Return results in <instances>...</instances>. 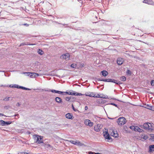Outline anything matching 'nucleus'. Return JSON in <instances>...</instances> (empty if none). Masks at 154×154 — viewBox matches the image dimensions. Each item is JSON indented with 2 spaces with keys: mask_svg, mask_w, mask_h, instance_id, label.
<instances>
[{
  "mask_svg": "<svg viewBox=\"0 0 154 154\" xmlns=\"http://www.w3.org/2000/svg\"><path fill=\"white\" fill-rule=\"evenodd\" d=\"M117 122L119 126H122L125 124L126 120L124 117H120L117 119Z\"/></svg>",
  "mask_w": 154,
  "mask_h": 154,
  "instance_id": "1",
  "label": "nucleus"
},
{
  "mask_svg": "<svg viewBox=\"0 0 154 154\" xmlns=\"http://www.w3.org/2000/svg\"><path fill=\"white\" fill-rule=\"evenodd\" d=\"M33 138L35 140H36V142L38 144L43 143L42 141L43 137L37 135L33 136Z\"/></svg>",
  "mask_w": 154,
  "mask_h": 154,
  "instance_id": "2",
  "label": "nucleus"
},
{
  "mask_svg": "<svg viewBox=\"0 0 154 154\" xmlns=\"http://www.w3.org/2000/svg\"><path fill=\"white\" fill-rule=\"evenodd\" d=\"M84 124L87 126L92 127L94 125V123L91 122V120L88 119H86L84 121Z\"/></svg>",
  "mask_w": 154,
  "mask_h": 154,
  "instance_id": "3",
  "label": "nucleus"
},
{
  "mask_svg": "<svg viewBox=\"0 0 154 154\" xmlns=\"http://www.w3.org/2000/svg\"><path fill=\"white\" fill-rule=\"evenodd\" d=\"M73 92H66V93L67 94L71 95H75V96H82L83 95V94L80 93H77L76 92H75L74 91H72Z\"/></svg>",
  "mask_w": 154,
  "mask_h": 154,
  "instance_id": "4",
  "label": "nucleus"
},
{
  "mask_svg": "<svg viewBox=\"0 0 154 154\" xmlns=\"http://www.w3.org/2000/svg\"><path fill=\"white\" fill-rule=\"evenodd\" d=\"M70 55L69 53H66L63 54L60 56V58L62 59H64L66 60H68L69 59Z\"/></svg>",
  "mask_w": 154,
  "mask_h": 154,
  "instance_id": "5",
  "label": "nucleus"
},
{
  "mask_svg": "<svg viewBox=\"0 0 154 154\" xmlns=\"http://www.w3.org/2000/svg\"><path fill=\"white\" fill-rule=\"evenodd\" d=\"M21 74H27V76H29L31 78H35V72H21Z\"/></svg>",
  "mask_w": 154,
  "mask_h": 154,
  "instance_id": "6",
  "label": "nucleus"
},
{
  "mask_svg": "<svg viewBox=\"0 0 154 154\" xmlns=\"http://www.w3.org/2000/svg\"><path fill=\"white\" fill-rule=\"evenodd\" d=\"M151 125V123H145L143 125L144 128L146 129H148L149 130L152 129L150 127V125Z\"/></svg>",
  "mask_w": 154,
  "mask_h": 154,
  "instance_id": "7",
  "label": "nucleus"
},
{
  "mask_svg": "<svg viewBox=\"0 0 154 154\" xmlns=\"http://www.w3.org/2000/svg\"><path fill=\"white\" fill-rule=\"evenodd\" d=\"M102 127L101 125L98 124L94 126V130L95 131L97 132H98L100 130Z\"/></svg>",
  "mask_w": 154,
  "mask_h": 154,
  "instance_id": "8",
  "label": "nucleus"
},
{
  "mask_svg": "<svg viewBox=\"0 0 154 154\" xmlns=\"http://www.w3.org/2000/svg\"><path fill=\"white\" fill-rule=\"evenodd\" d=\"M103 135L105 139L107 140H110L111 139V137H110L109 135L108 134L107 131H105L103 132Z\"/></svg>",
  "mask_w": 154,
  "mask_h": 154,
  "instance_id": "9",
  "label": "nucleus"
},
{
  "mask_svg": "<svg viewBox=\"0 0 154 154\" xmlns=\"http://www.w3.org/2000/svg\"><path fill=\"white\" fill-rule=\"evenodd\" d=\"M124 61V59L121 58H118L117 61V63L118 65H121L122 64Z\"/></svg>",
  "mask_w": 154,
  "mask_h": 154,
  "instance_id": "10",
  "label": "nucleus"
},
{
  "mask_svg": "<svg viewBox=\"0 0 154 154\" xmlns=\"http://www.w3.org/2000/svg\"><path fill=\"white\" fill-rule=\"evenodd\" d=\"M109 82H112L114 83L117 84H120V82L114 79H109Z\"/></svg>",
  "mask_w": 154,
  "mask_h": 154,
  "instance_id": "11",
  "label": "nucleus"
},
{
  "mask_svg": "<svg viewBox=\"0 0 154 154\" xmlns=\"http://www.w3.org/2000/svg\"><path fill=\"white\" fill-rule=\"evenodd\" d=\"M66 117L69 119H72L73 118V116L70 113H68L65 115Z\"/></svg>",
  "mask_w": 154,
  "mask_h": 154,
  "instance_id": "12",
  "label": "nucleus"
},
{
  "mask_svg": "<svg viewBox=\"0 0 154 154\" xmlns=\"http://www.w3.org/2000/svg\"><path fill=\"white\" fill-rule=\"evenodd\" d=\"M85 95L86 96H89L90 97H95V94L93 92H87L85 93Z\"/></svg>",
  "mask_w": 154,
  "mask_h": 154,
  "instance_id": "13",
  "label": "nucleus"
},
{
  "mask_svg": "<svg viewBox=\"0 0 154 154\" xmlns=\"http://www.w3.org/2000/svg\"><path fill=\"white\" fill-rule=\"evenodd\" d=\"M56 101L58 103H61L62 102L61 98L60 97H57L55 98Z\"/></svg>",
  "mask_w": 154,
  "mask_h": 154,
  "instance_id": "14",
  "label": "nucleus"
},
{
  "mask_svg": "<svg viewBox=\"0 0 154 154\" xmlns=\"http://www.w3.org/2000/svg\"><path fill=\"white\" fill-rule=\"evenodd\" d=\"M50 91H51L52 93H57L61 94H62L63 93H64L63 91H57L55 90H51Z\"/></svg>",
  "mask_w": 154,
  "mask_h": 154,
  "instance_id": "15",
  "label": "nucleus"
},
{
  "mask_svg": "<svg viewBox=\"0 0 154 154\" xmlns=\"http://www.w3.org/2000/svg\"><path fill=\"white\" fill-rule=\"evenodd\" d=\"M143 2L149 5H152L153 4L152 0H144Z\"/></svg>",
  "mask_w": 154,
  "mask_h": 154,
  "instance_id": "16",
  "label": "nucleus"
},
{
  "mask_svg": "<svg viewBox=\"0 0 154 154\" xmlns=\"http://www.w3.org/2000/svg\"><path fill=\"white\" fill-rule=\"evenodd\" d=\"M136 131H138L140 132H142L143 131V130L140 128L138 127L137 126H135V130H134Z\"/></svg>",
  "mask_w": 154,
  "mask_h": 154,
  "instance_id": "17",
  "label": "nucleus"
},
{
  "mask_svg": "<svg viewBox=\"0 0 154 154\" xmlns=\"http://www.w3.org/2000/svg\"><path fill=\"white\" fill-rule=\"evenodd\" d=\"M75 145H77V146H85V145L84 144L81 143L79 140H76V143H75Z\"/></svg>",
  "mask_w": 154,
  "mask_h": 154,
  "instance_id": "18",
  "label": "nucleus"
},
{
  "mask_svg": "<svg viewBox=\"0 0 154 154\" xmlns=\"http://www.w3.org/2000/svg\"><path fill=\"white\" fill-rule=\"evenodd\" d=\"M102 75L104 76H106L108 74V72L106 70H103L101 72Z\"/></svg>",
  "mask_w": 154,
  "mask_h": 154,
  "instance_id": "19",
  "label": "nucleus"
},
{
  "mask_svg": "<svg viewBox=\"0 0 154 154\" xmlns=\"http://www.w3.org/2000/svg\"><path fill=\"white\" fill-rule=\"evenodd\" d=\"M154 151V145H151L149 146V151L153 152Z\"/></svg>",
  "mask_w": 154,
  "mask_h": 154,
  "instance_id": "20",
  "label": "nucleus"
},
{
  "mask_svg": "<svg viewBox=\"0 0 154 154\" xmlns=\"http://www.w3.org/2000/svg\"><path fill=\"white\" fill-rule=\"evenodd\" d=\"M38 53L40 55H42L44 54V52L41 49H39L38 51Z\"/></svg>",
  "mask_w": 154,
  "mask_h": 154,
  "instance_id": "21",
  "label": "nucleus"
},
{
  "mask_svg": "<svg viewBox=\"0 0 154 154\" xmlns=\"http://www.w3.org/2000/svg\"><path fill=\"white\" fill-rule=\"evenodd\" d=\"M19 88H21L23 90H30V89H29V88H25V87H23V86H20L19 87Z\"/></svg>",
  "mask_w": 154,
  "mask_h": 154,
  "instance_id": "22",
  "label": "nucleus"
},
{
  "mask_svg": "<svg viewBox=\"0 0 154 154\" xmlns=\"http://www.w3.org/2000/svg\"><path fill=\"white\" fill-rule=\"evenodd\" d=\"M94 97H96V98L100 97V98H103L106 99V98H108V96H105V97H102L100 96V95L99 94H98L97 95V96H95Z\"/></svg>",
  "mask_w": 154,
  "mask_h": 154,
  "instance_id": "23",
  "label": "nucleus"
},
{
  "mask_svg": "<svg viewBox=\"0 0 154 154\" xmlns=\"http://www.w3.org/2000/svg\"><path fill=\"white\" fill-rule=\"evenodd\" d=\"M43 145L44 146L47 148H49L51 147V145L49 144H45L44 143L43 144Z\"/></svg>",
  "mask_w": 154,
  "mask_h": 154,
  "instance_id": "24",
  "label": "nucleus"
},
{
  "mask_svg": "<svg viewBox=\"0 0 154 154\" xmlns=\"http://www.w3.org/2000/svg\"><path fill=\"white\" fill-rule=\"evenodd\" d=\"M0 125L3 126L5 125V121L3 120H0Z\"/></svg>",
  "mask_w": 154,
  "mask_h": 154,
  "instance_id": "25",
  "label": "nucleus"
},
{
  "mask_svg": "<svg viewBox=\"0 0 154 154\" xmlns=\"http://www.w3.org/2000/svg\"><path fill=\"white\" fill-rule=\"evenodd\" d=\"M34 45V44H28V43L27 44H26L25 43H23L20 44V46L24 45Z\"/></svg>",
  "mask_w": 154,
  "mask_h": 154,
  "instance_id": "26",
  "label": "nucleus"
},
{
  "mask_svg": "<svg viewBox=\"0 0 154 154\" xmlns=\"http://www.w3.org/2000/svg\"><path fill=\"white\" fill-rule=\"evenodd\" d=\"M121 80L123 81H125L126 80V78L125 76H122L120 78Z\"/></svg>",
  "mask_w": 154,
  "mask_h": 154,
  "instance_id": "27",
  "label": "nucleus"
},
{
  "mask_svg": "<svg viewBox=\"0 0 154 154\" xmlns=\"http://www.w3.org/2000/svg\"><path fill=\"white\" fill-rule=\"evenodd\" d=\"M77 65L73 63L71 65V67L73 68H75L76 67Z\"/></svg>",
  "mask_w": 154,
  "mask_h": 154,
  "instance_id": "28",
  "label": "nucleus"
},
{
  "mask_svg": "<svg viewBox=\"0 0 154 154\" xmlns=\"http://www.w3.org/2000/svg\"><path fill=\"white\" fill-rule=\"evenodd\" d=\"M10 98L9 97H6L3 99V100L6 101L9 100V98Z\"/></svg>",
  "mask_w": 154,
  "mask_h": 154,
  "instance_id": "29",
  "label": "nucleus"
},
{
  "mask_svg": "<svg viewBox=\"0 0 154 154\" xmlns=\"http://www.w3.org/2000/svg\"><path fill=\"white\" fill-rule=\"evenodd\" d=\"M73 98V97H67L66 98L65 100L67 101H69L70 99L71 98Z\"/></svg>",
  "mask_w": 154,
  "mask_h": 154,
  "instance_id": "30",
  "label": "nucleus"
},
{
  "mask_svg": "<svg viewBox=\"0 0 154 154\" xmlns=\"http://www.w3.org/2000/svg\"><path fill=\"white\" fill-rule=\"evenodd\" d=\"M11 122H5V125H10V124H11Z\"/></svg>",
  "mask_w": 154,
  "mask_h": 154,
  "instance_id": "31",
  "label": "nucleus"
},
{
  "mask_svg": "<svg viewBox=\"0 0 154 154\" xmlns=\"http://www.w3.org/2000/svg\"><path fill=\"white\" fill-rule=\"evenodd\" d=\"M69 142L72 143V144L75 145L76 141H75L73 140H70L69 141Z\"/></svg>",
  "mask_w": 154,
  "mask_h": 154,
  "instance_id": "32",
  "label": "nucleus"
},
{
  "mask_svg": "<svg viewBox=\"0 0 154 154\" xmlns=\"http://www.w3.org/2000/svg\"><path fill=\"white\" fill-rule=\"evenodd\" d=\"M89 154H100V153H96L95 152H89Z\"/></svg>",
  "mask_w": 154,
  "mask_h": 154,
  "instance_id": "33",
  "label": "nucleus"
},
{
  "mask_svg": "<svg viewBox=\"0 0 154 154\" xmlns=\"http://www.w3.org/2000/svg\"><path fill=\"white\" fill-rule=\"evenodd\" d=\"M126 73L128 75H130L131 74V72L129 70H127L126 71Z\"/></svg>",
  "mask_w": 154,
  "mask_h": 154,
  "instance_id": "34",
  "label": "nucleus"
},
{
  "mask_svg": "<svg viewBox=\"0 0 154 154\" xmlns=\"http://www.w3.org/2000/svg\"><path fill=\"white\" fill-rule=\"evenodd\" d=\"M135 126H131L130 127V128L132 129V130H134L135 128Z\"/></svg>",
  "mask_w": 154,
  "mask_h": 154,
  "instance_id": "35",
  "label": "nucleus"
},
{
  "mask_svg": "<svg viewBox=\"0 0 154 154\" xmlns=\"http://www.w3.org/2000/svg\"><path fill=\"white\" fill-rule=\"evenodd\" d=\"M146 106L147 107H146V108H147V109H149L151 110V107H152V106H150L149 105H147Z\"/></svg>",
  "mask_w": 154,
  "mask_h": 154,
  "instance_id": "36",
  "label": "nucleus"
},
{
  "mask_svg": "<svg viewBox=\"0 0 154 154\" xmlns=\"http://www.w3.org/2000/svg\"><path fill=\"white\" fill-rule=\"evenodd\" d=\"M151 84L152 86H154V80H152L151 82Z\"/></svg>",
  "mask_w": 154,
  "mask_h": 154,
  "instance_id": "37",
  "label": "nucleus"
},
{
  "mask_svg": "<svg viewBox=\"0 0 154 154\" xmlns=\"http://www.w3.org/2000/svg\"><path fill=\"white\" fill-rule=\"evenodd\" d=\"M148 138V137L147 135H144L143 137V138L145 140H146Z\"/></svg>",
  "mask_w": 154,
  "mask_h": 154,
  "instance_id": "38",
  "label": "nucleus"
},
{
  "mask_svg": "<svg viewBox=\"0 0 154 154\" xmlns=\"http://www.w3.org/2000/svg\"><path fill=\"white\" fill-rule=\"evenodd\" d=\"M109 79H103V81L105 82H109Z\"/></svg>",
  "mask_w": 154,
  "mask_h": 154,
  "instance_id": "39",
  "label": "nucleus"
},
{
  "mask_svg": "<svg viewBox=\"0 0 154 154\" xmlns=\"http://www.w3.org/2000/svg\"><path fill=\"white\" fill-rule=\"evenodd\" d=\"M72 108L73 110L74 111L76 112V111L77 110V109H75L74 108V106H73V105H72Z\"/></svg>",
  "mask_w": 154,
  "mask_h": 154,
  "instance_id": "40",
  "label": "nucleus"
},
{
  "mask_svg": "<svg viewBox=\"0 0 154 154\" xmlns=\"http://www.w3.org/2000/svg\"><path fill=\"white\" fill-rule=\"evenodd\" d=\"M14 87L15 88H19V86L17 85H14Z\"/></svg>",
  "mask_w": 154,
  "mask_h": 154,
  "instance_id": "41",
  "label": "nucleus"
},
{
  "mask_svg": "<svg viewBox=\"0 0 154 154\" xmlns=\"http://www.w3.org/2000/svg\"><path fill=\"white\" fill-rule=\"evenodd\" d=\"M110 104L111 105H113L116 107H117V105H116V104H115V103H111Z\"/></svg>",
  "mask_w": 154,
  "mask_h": 154,
  "instance_id": "42",
  "label": "nucleus"
},
{
  "mask_svg": "<svg viewBox=\"0 0 154 154\" xmlns=\"http://www.w3.org/2000/svg\"><path fill=\"white\" fill-rule=\"evenodd\" d=\"M20 104L19 102H17V103L16 105V106H20Z\"/></svg>",
  "mask_w": 154,
  "mask_h": 154,
  "instance_id": "43",
  "label": "nucleus"
},
{
  "mask_svg": "<svg viewBox=\"0 0 154 154\" xmlns=\"http://www.w3.org/2000/svg\"><path fill=\"white\" fill-rule=\"evenodd\" d=\"M103 79H100V78H98V79H97V80L98 81H103Z\"/></svg>",
  "mask_w": 154,
  "mask_h": 154,
  "instance_id": "44",
  "label": "nucleus"
},
{
  "mask_svg": "<svg viewBox=\"0 0 154 154\" xmlns=\"http://www.w3.org/2000/svg\"><path fill=\"white\" fill-rule=\"evenodd\" d=\"M35 77L36 76H39V75L38 74L36 73H35Z\"/></svg>",
  "mask_w": 154,
  "mask_h": 154,
  "instance_id": "45",
  "label": "nucleus"
},
{
  "mask_svg": "<svg viewBox=\"0 0 154 154\" xmlns=\"http://www.w3.org/2000/svg\"><path fill=\"white\" fill-rule=\"evenodd\" d=\"M118 134H115V133H114L113 136L114 137H117L118 136Z\"/></svg>",
  "mask_w": 154,
  "mask_h": 154,
  "instance_id": "46",
  "label": "nucleus"
},
{
  "mask_svg": "<svg viewBox=\"0 0 154 154\" xmlns=\"http://www.w3.org/2000/svg\"><path fill=\"white\" fill-rule=\"evenodd\" d=\"M0 116H6V117L7 116H6L4 114H2V113H0Z\"/></svg>",
  "mask_w": 154,
  "mask_h": 154,
  "instance_id": "47",
  "label": "nucleus"
},
{
  "mask_svg": "<svg viewBox=\"0 0 154 154\" xmlns=\"http://www.w3.org/2000/svg\"><path fill=\"white\" fill-rule=\"evenodd\" d=\"M127 128V127L126 126H124V129L126 131H127V130H126V129Z\"/></svg>",
  "mask_w": 154,
  "mask_h": 154,
  "instance_id": "48",
  "label": "nucleus"
},
{
  "mask_svg": "<svg viewBox=\"0 0 154 154\" xmlns=\"http://www.w3.org/2000/svg\"><path fill=\"white\" fill-rule=\"evenodd\" d=\"M151 110L154 111V107L152 106Z\"/></svg>",
  "mask_w": 154,
  "mask_h": 154,
  "instance_id": "49",
  "label": "nucleus"
},
{
  "mask_svg": "<svg viewBox=\"0 0 154 154\" xmlns=\"http://www.w3.org/2000/svg\"><path fill=\"white\" fill-rule=\"evenodd\" d=\"M85 110H86L88 109V107L87 106H85Z\"/></svg>",
  "mask_w": 154,
  "mask_h": 154,
  "instance_id": "50",
  "label": "nucleus"
},
{
  "mask_svg": "<svg viewBox=\"0 0 154 154\" xmlns=\"http://www.w3.org/2000/svg\"><path fill=\"white\" fill-rule=\"evenodd\" d=\"M17 116L18 117H19V114H17L16 115H15L14 116Z\"/></svg>",
  "mask_w": 154,
  "mask_h": 154,
  "instance_id": "51",
  "label": "nucleus"
},
{
  "mask_svg": "<svg viewBox=\"0 0 154 154\" xmlns=\"http://www.w3.org/2000/svg\"><path fill=\"white\" fill-rule=\"evenodd\" d=\"M9 87H11V88H13V87H14V86L13 85H9Z\"/></svg>",
  "mask_w": 154,
  "mask_h": 154,
  "instance_id": "52",
  "label": "nucleus"
},
{
  "mask_svg": "<svg viewBox=\"0 0 154 154\" xmlns=\"http://www.w3.org/2000/svg\"><path fill=\"white\" fill-rule=\"evenodd\" d=\"M63 94H62L63 95H65L66 94V92H63Z\"/></svg>",
  "mask_w": 154,
  "mask_h": 154,
  "instance_id": "53",
  "label": "nucleus"
},
{
  "mask_svg": "<svg viewBox=\"0 0 154 154\" xmlns=\"http://www.w3.org/2000/svg\"><path fill=\"white\" fill-rule=\"evenodd\" d=\"M0 86H1V87H2V86H3V87H7V86H7L6 85H2Z\"/></svg>",
  "mask_w": 154,
  "mask_h": 154,
  "instance_id": "54",
  "label": "nucleus"
},
{
  "mask_svg": "<svg viewBox=\"0 0 154 154\" xmlns=\"http://www.w3.org/2000/svg\"><path fill=\"white\" fill-rule=\"evenodd\" d=\"M24 74L26 76H27V75H28L27 74Z\"/></svg>",
  "mask_w": 154,
  "mask_h": 154,
  "instance_id": "55",
  "label": "nucleus"
},
{
  "mask_svg": "<svg viewBox=\"0 0 154 154\" xmlns=\"http://www.w3.org/2000/svg\"><path fill=\"white\" fill-rule=\"evenodd\" d=\"M153 138L154 139V136L153 137Z\"/></svg>",
  "mask_w": 154,
  "mask_h": 154,
  "instance_id": "56",
  "label": "nucleus"
},
{
  "mask_svg": "<svg viewBox=\"0 0 154 154\" xmlns=\"http://www.w3.org/2000/svg\"><path fill=\"white\" fill-rule=\"evenodd\" d=\"M152 5H154V3L153 2V4Z\"/></svg>",
  "mask_w": 154,
  "mask_h": 154,
  "instance_id": "57",
  "label": "nucleus"
},
{
  "mask_svg": "<svg viewBox=\"0 0 154 154\" xmlns=\"http://www.w3.org/2000/svg\"><path fill=\"white\" fill-rule=\"evenodd\" d=\"M25 25H26L27 24H25Z\"/></svg>",
  "mask_w": 154,
  "mask_h": 154,
  "instance_id": "58",
  "label": "nucleus"
},
{
  "mask_svg": "<svg viewBox=\"0 0 154 154\" xmlns=\"http://www.w3.org/2000/svg\"><path fill=\"white\" fill-rule=\"evenodd\" d=\"M1 72V71H0V72Z\"/></svg>",
  "mask_w": 154,
  "mask_h": 154,
  "instance_id": "59",
  "label": "nucleus"
}]
</instances>
